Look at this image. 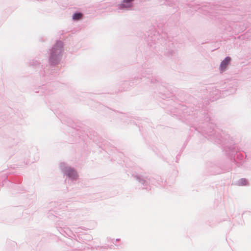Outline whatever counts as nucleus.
I'll return each instance as SVG.
<instances>
[{"mask_svg": "<svg viewBox=\"0 0 251 251\" xmlns=\"http://www.w3.org/2000/svg\"><path fill=\"white\" fill-rule=\"evenodd\" d=\"M64 51L63 43L57 41L50 51L49 62L51 66H54L60 62Z\"/></svg>", "mask_w": 251, "mask_h": 251, "instance_id": "1", "label": "nucleus"}, {"mask_svg": "<svg viewBox=\"0 0 251 251\" xmlns=\"http://www.w3.org/2000/svg\"><path fill=\"white\" fill-rule=\"evenodd\" d=\"M59 167L63 176H66V181L67 180L74 181L77 179L78 176L74 168L67 165L64 162L60 163Z\"/></svg>", "mask_w": 251, "mask_h": 251, "instance_id": "2", "label": "nucleus"}, {"mask_svg": "<svg viewBox=\"0 0 251 251\" xmlns=\"http://www.w3.org/2000/svg\"><path fill=\"white\" fill-rule=\"evenodd\" d=\"M217 131L213 128L212 130L207 131V132L205 133V134L207 135L209 139L214 140L217 143L220 144L221 141V138L222 137V135L221 134L219 133H217Z\"/></svg>", "mask_w": 251, "mask_h": 251, "instance_id": "3", "label": "nucleus"}, {"mask_svg": "<svg viewBox=\"0 0 251 251\" xmlns=\"http://www.w3.org/2000/svg\"><path fill=\"white\" fill-rule=\"evenodd\" d=\"M134 0H123L122 2L118 5L120 10H126L133 6L132 1Z\"/></svg>", "mask_w": 251, "mask_h": 251, "instance_id": "4", "label": "nucleus"}, {"mask_svg": "<svg viewBox=\"0 0 251 251\" xmlns=\"http://www.w3.org/2000/svg\"><path fill=\"white\" fill-rule=\"evenodd\" d=\"M134 178L143 185V188H145L150 183V179L148 177H144L142 176L136 175L134 176Z\"/></svg>", "mask_w": 251, "mask_h": 251, "instance_id": "5", "label": "nucleus"}, {"mask_svg": "<svg viewBox=\"0 0 251 251\" xmlns=\"http://www.w3.org/2000/svg\"><path fill=\"white\" fill-rule=\"evenodd\" d=\"M231 59L230 57H226L221 63L219 66V70L221 72H223L226 70L227 66L230 63Z\"/></svg>", "mask_w": 251, "mask_h": 251, "instance_id": "6", "label": "nucleus"}, {"mask_svg": "<svg viewBox=\"0 0 251 251\" xmlns=\"http://www.w3.org/2000/svg\"><path fill=\"white\" fill-rule=\"evenodd\" d=\"M236 90L237 85L236 84H234L230 89H226L225 91H223V94L226 96L233 94L235 93Z\"/></svg>", "mask_w": 251, "mask_h": 251, "instance_id": "7", "label": "nucleus"}, {"mask_svg": "<svg viewBox=\"0 0 251 251\" xmlns=\"http://www.w3.org/2000/svg\"><path fill=\"white\" fill-rule=\"evenodd\" d=\"M82 16L83 14L82 13L77 12L73 14L72 18L74 20H79L82 17Z\"/></svg>", "mask_w": 251, "mask_h": 251, "instance_id": "8", "label": "nucleus"}, {"mask_svg": "<svg viewBox=\"0 0 251 251\" xmlns=\"http://www.w3.org/2000/svg\"><path fill=\"white\" fill-rule=\"evenodd\" d=\"M247 179L243 178L240 179L238 181V185L241 186L247 185Z\"/></svg>", "mask_w": 251, "mask_h": 251, "instance_id": "9", "label": "nucleus"}, {"mask_svg": "<svg viewBox=\"0 0 251 251\" xmlns=\"http://www.w3.org/2000/svg\"><path fill=\"white\" fill-rule=\"evenodd\" d=\"M175 2V0H166V1L164 2V4L165 5H168L170 6H173L174 4H175L174 3Z\"/></svg>", "mask_w": 251, "mask_h": 251, "instance_id": "10", "label": "nucleus"}, {"mask_svg": "<svg viewBox=\"0 0 251 251\" xmlns=\"http://www.w3.org/2000/svg\"><path fill=\"white\" fill-rule=\"evenodd\" d=\"M39 64V62L36 60H32L29 62L30 65L36 66Z\"/></svg>", "mask_w": 251, "mask_h": 251, "instance_id": "11", "label": "nucleus"}, {"mask_svg": "<svg viewBox=\"0 0 251 251\" xmlns=\"http://www.w3.org/2000/svg\"><path fill=\"white\" fill-rule=\"evenodd\" d=\"M234 161L235 162H236V163L237 164V166L238 167H239L240 165H242V162H236V161L234 159Z\"/></svg>", "mask_w": 251, "mask_h": 251, "instance_id": "12", "label": "nucleus"}, {"mask_svg": "<svg viewBox=\"0 0 251 251\" xmlns=\"http://www.w3.org/2000/svg\"><path fill=\"white\" fill-rule=\"evenodd\" d=\"M175 53V51H173V50H172V51H171V55H173V54H174Z\"/></svg>", "mask_w": 251, "mask_h": 251, "instance_id": "13", "label": "nucleus"}, {"mask_svg": "<svg viewBox=\"0 0 251 251\" xmlns=\"http://www.w3.org/2000/svg\"><path fill=\"white\" fill-rule=\"evenodd\" d=\"M80 229V228L79 227V228H77L76 229H77V230H79Z\"/></svg>", "mask_w": 251, "mask_h": 251, "instance_id": "14", "label": "nucleus"}, {"mask_svg": "<svg viewBox=\"0 0 251 251\" xmlns=\"http://www.w3.org/2000/svg\"><path fill=\"white\" fill-rule=\"evenodd\" d=\"M119 239H116V241H119Z\"/></svg>", "mask_w": 251, "mask_h": 251, "instance_id": "15", "label": "nucleus"}]
</instances>
